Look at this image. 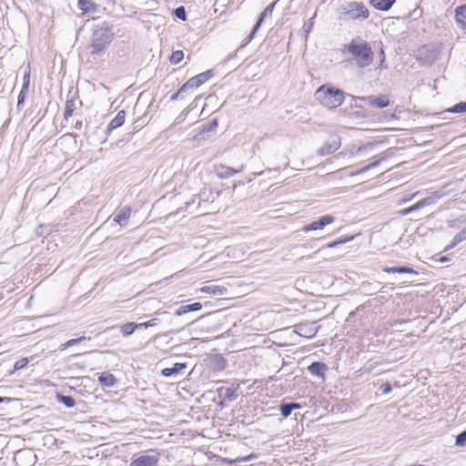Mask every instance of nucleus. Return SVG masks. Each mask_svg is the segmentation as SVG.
I'll list each match as a JSON object with an SVG mask.
<instances>
[{
    "label": "nucleus",
    "mask_w": 466,
    "mask_h": 466,
    "mask_svg": "<svg viewBox=\"0 0 466 466\" xmlns=\"http://www.w3.org/2000/svg\"><path fill=\"white\" fill-rule=\"evenodd\" d=\"M335 221V218L332 215H325L320 217L318 220H315L308 225L302 227L301 230L304 232L321 230L326 226L332 224Z\"/></svg>",
    "instance_id": "nucleus-9"
},
{
    "label": "nucleus",
    "mask_w": 466,
    "mask_h": 466,
    "mask_svg": "<svg viewBox=\"0 0 466 466\" xmlns=\"http://www.w3.org/2000/svg\"><path fill=\"white\" fill-rule=\"evenodd\" d=\"M343 19L364 20L369 17V10L361 2H348L339 8Z\"/></svg>",
    "instance_id": "nucleus-4"
},
{
    "label": "nucleus",
    "mask_w": 466,
    "mask_h": 466,
    "mask_svg": "<svg viewBox=\"0 0 466 466\" xmlns=\"http://www.w3.org/2000/svg\"><path fill=\"white\" fill-rule=\"evenodd\" d=\"M384 272L387 273H416L412 268L408 266L402 267H385L383 268Z\"/></svg>",
    "instance_id": "nucleus-25"
},
{
    "label": "nucleus",
    "mask_w": 466,
    "mask_h": 466,
    "mask_svg": "<svg viewBox=\"0 0 466 466\" xmlns=\"http://www.w3.org/2000/svg\"><path fill=\"white\" fill-rule=\"evenodd\" d=\"M183 57H184L183 51L177 50V51L172 52V54L169 57V61L173 65H177L178 63H180L182 61Z\"/></svg>",
    "instance_id": "nucleus-31"
},
{
    "label": "nucleus",
    "mask_w": 466,
    "mask_h": 466,
    "mask_svg": "<svg viewBox=\"0 0 466 466\" xmlns=\"http://www.w3.org/2000/svg\"><path fill=\"white\" fill-rule=\"evenodd\" d=\"M126 118V112L124 110H120L117 115L111 120V122L108 124V129L113 130L119 127H121Z\"/></svg>",
    "instance_id": "nucleus-22"
},
{
    "label": "nucleus",
    "mask_w": 466,
    "mask_h": 466,
    "mask_svg": "<svg viewBox=\"0 0 466 466\" xmlns=\"http://www.w3.org/2000/svg\"><path fill=\"white\" fill-rule=\"evenodd\" d=\"M258 454L256 453H251L248 456H243V457H238L236 458L234 461H231L230 463H233V462H246V461H250L252 460H256L258 459Z\"/></svg>",
    "instance_id": "nucleus-33"
},
{
    "label": "nucleus",
    "mask_w": 466,
    "mask_h": 466,
    "mask_svg": "<svg viewBox=\"0 0 466 466\" xmlns=\"http://www.w3.org/2000/svg\"><path fill=\"white\" fill-rule=\"evenodd\" d=\"M243 170V166L239 169H234L233 167L221 166L218 171V175L221 178H228L233 177L234 175L241 172Z\"/></svg>",
    "instance_id": "nucleus-20"
},
{
    "label": "nucleus",
    "mask_w": 466,
    "mask_h": 466,
    "mask_svg": "<svg viewBox=\"0 0 466 466\" xmlns=\"http://www.w3.org/2000/svg\"><path fill=\"white\" fill-rule=\"evenodd\" d=\"M315 97L323 106L333 109L343 103L345 93L339 88L324 85L316 90Z\"/></svg>",
    "instance_id": "nucleus-2"
},
{
    "label": "nucleus",
    "mask_w": 466,
    "mask_h": 466,
    "mask_svg": "<svg viewBox=\"0 0 466 466\" xmlns=\"http://www.w3.org/2000/svg\"><path fill=\"white\" fill-rule=\"evenodd\" d=\"M327 370L328 367L323 362H313L308 367V370L311 375L321 379H324V374Z\"/></svg>",
    "instance_id": "nucleus-12"
},
{
    "label": "nucleus",
    "mask_w": 466,
    "mask_h": 466,
    "mask_svg": "<svg viewBox=\"0 0 466 466\" xmlns=\"http://www.w3.org/2000/svg\"><path fill=\"white\" fill-rule=\"evenodd\" d=\"M394 2L395 0H370V4L373 7L382 11L389 10Z\"/></svg>",
    "instance_id": "nucleus-23"
},
{
    "label": "nucleus",
    "mask_w": 466,
    "mask_h": 466,
    "mask_svg": "<svg viewBox=\"0 0 466 466\" xmlns=\"http://www.w3.org/2000/svg\"><path fill=\"white\" fill-rule=\"evenodd\" d=\"M313 18L309 19L308 22H306L303 25L304 31L309 34L312 28L313 25Z\"/></svg>",
    "instance_id": "nucleus-43"
},
{
    "label": "nucleus",
    "mask_w": 466,
    "mask_h": 466,
    "mask_svg": "<svg viewBox=\"0 0 466 466\" xmlns=\"http://www.w3.org/2000/svg\"><path fill=\"white\" fill-rule=\"evenodd\" d=\"M256 32H257V30H255V26H254L252 31L250 32V34L243 40L240 47H244L245 46H247L253 39Z\"/></svg>",
    "instance_id": "nucleus-40"
},
{
    "label": "nucleus",
    "mask_w": 466,
    "mask_h": 466,
    "mask_svg": "<svg viewBox=\"0 0 466 466\" xmlns=\"http://www.w3.org/2000/svg\"><path fill=\"white\" fill-rule=\"evenodd\" d=\"M86 337H84V336H83V337H80V338H78V339H69V340H67L66 343H64V344H62V345H61V350H65V349H66V348H68V347H71V346H73V345H75V344H77V343H79L80 341H82V340H86Z\"/></svg>",
    "instance_id": "nucleus-35"
},
{
    "label": "nucleus",
    "mask_w": 466,
    "mask_h": 466,
    "mask_svg": "<svg viewBox=\"0 0 466 466\" xmlns=\"http://www.w3.org/2000/svg\"><path fill=\"white\" fill-rule=\"evenodd\" d=\"M380 389L383 394H389L391 391V386L389 382L383 383Z\"/></svg>",
    "instance_id": "nucleus-42"
},
{
    "label": "nucleus",
    "mask_w": 466,
    "mask_h": 466,
    "mask_svg": "<svg viewBox=\"0 0 466 466\" xmlns=\"http://www.w3.org/2000/svg\"><path fill=\"white\" fill-rule=\"evenodd\" d=\"M7 400H9V399H8V398H5V397H0V403H1V402H4V401H7Z\"/></svg>",
    "instance_id": "nucleus-50"
},
{
    "label": "nucleus",
    "mask_w": 466,
    "mask_h": 466,
    "mask_svg": "<svg viewBox=\"0 0 466 466\" xmlns=\"http://www.w3.org/2000/svg\"><path fill=\"white\" fill-rule=\"evenodd\" d=\"M23 101H24V95H23V92L21 91L18 96V105L21 104Z\"/></svg>",
    "instance_id": "nucleus-48"
},
{
    "label": "nucleus",
    "mask_w": 466,
    "mask_h": 466,
    "mask_svg": "<svg viewBox=\"0 0 466 466\" xmlns=\"http://www.w3.org/2000/svg\"><path fill=\"white\" fill-rule=\"evenodd\" d=\"M175 15L177 18H179L182 21H185L187 19L186 12L183 6L177 7L175 10Z\"/></svg>",
    "instance_id": "nucleus-39"
},
{
    "label": "nucleus",
    "mask_w": 466,
    "mask_h": 466,
    "mask_svg": "<svg viewBox=\"0 0 466 466\" xmlns=\"http://www.w3.org/2000/svg\"><path fill=\"white\" fill-rule=\"evenodd\" d=\"M430 204H431V198H423V199L420 200L419 202H417L413 206L400 210V214L401 216H406V215L410 214L412 211L417 210L419 208H423L425 206H428Z\"/></svg>",
    "instance_id": "nucleus-16"
},
{
    "label": "nucleus",
    "mask_w": 466,
    "mask_h": 466,
    "mask_svg": "<svg viewBox=\"0 0 466 466\" xmlns=\"http://www.w3.org/2000/svg\"><path fill=\"white\" fill-rule=\"evenodd\" d=\"M137 326H138V329H141V328L147 329V321L144 323L137 324Z\"/></svg>",
    "instance_id": "nucleus-49"
},
{
    "label": "nucleus",
    "mask_w": 466,
    "mask_h": 466,
    "mask_svg": "<svg viewBox=\"0 0 466 466\" xmlns=\"http://www.w3.org/2000/svg\"><path fill=\"white\" fill-rule=\"evenodd\" d=\"M355 101H365L369 105L378 108H384L390 105V99L386 95L369 96H351Z\"/></svg>",
    "instance_id": "nucleus-8"
},
{
    "label": "nucleus",
    "mask_w": 466,
    "mask_h": 466,
    "mask_svg": "<svg viewBox=\"0 0 466 466\" xmlns=\"http://www.w3.org/2000/svg\"><path fill=\"white\" fill-rule=\"evenodd\" d=\"M293 331L304 338H313L319 329V326L316 322H304L294 325Z\"/></svg>",
    "instance_id": "nucleus-7"
},
{
    "label": "nucleus",
    "mask_w": 466,
    "mask_h": 466,
    "mask_svg": "<svg viewBox=\"0 0 466 466\" xmlns=\"http://www.w3.org/2000/svg\"><path fill=\"white\" fill-rule=\"evenodd\" d=\"M137 329H138V326H137V323L134 322H127L120 327L124 337L130 336Z\"/></svg>",
    "instance_id": "nucleus-27"
},
{
    "label": "nucleus",
    "mask_w": 466,
    "mask_h": 466,
    "mask_svg": "<svg viewBox=\"0 0 466 466\" xmlns=\"http://www.w3.org/2000/svg\"><path fill=\"white\" fill-rule=\"evenodd\" d=\"M161 454L157 450L141 451L136 455L129 466H157Z\"/></svg>",
    "instance_id": "nucleus-5"
},
{
    "label": "nucleus",
    "mask_w": 466,
    "mask_h": 466,
    "mask_svg": "<svg viewBox=\"0 0 466 466\" xmlns=\"http://www.w3.org/2000/svg\"><path fill=\"white\" fill-rule=\"evenodd\" d=\"M455 21L460 27L466 30V5L455 9Z\"/></svg>",
    "instance_id": "nucleus-15"
},
{
    "label": "nucleus",
    "mask_w": 466,
    "mask_h": 466,
    "mask_svg": "<svg viewBox=\"0 0 466 466\" xmlns=\"http://www.w3.org/2000/svg\"><path fill=\"white\" fill-rule=\"evenodd\" d=\"M447 112L456 114L466 113V102H460L454 105L453 106L448 108Z\"/></svg>",
    "instance_id": "nucleus-30"
},
{
    "label": "nucleus",
    "mask_w": 466,
    "mask_h": 466,
    "mask_svg": "<svg viewBox=\"0 0 466 466\" xmlns=\"http://www.w3.org/2000/svg\"><path fill=\"white\" fill-rule=\"evenodd\" d=\"M225 398H227L229 400H236L238 398V394L236 393V389L227 388L225 390Z\"/></svg>",
    "instance_id": "nucleus-37"
},
{
    "label": "nucleus",
    "mask_w": 466,
    "mask_h": 466,
    "mask_svg": "<svg viewBox=\"0 0 466 466\" xmlns=\"http://www.w3.org/2000/svg\"><path fill=\"white\" fill-rule=\"evenodd\" d=\"M56 400L67 408H72L76 405V400L72 396L57 394Z\"/></svg>",
    "instance_id": "nucleus-28"
},
{
    "label": "nucleus",
    "mask_w": 466,
    "mask_h": 466,
    "mask_svg": "<svg viewBox=\"0 0 466 466\" xmlns=\"http://www.w3.org/2000/svg\"><path fill=\"white\" fill-rule=\"evenodd\" d=\"M202 309V304L199 303V302H195L193 304H189V305H184V306H181L179 307L176 312H175V315L176 316H182V315H185L188 312H191V311H198Z\"/></svg>",
    "instance_id": "nucleus-18"
},
{
    "label": "nucleus",
    "mask_w": 466,
    "mask_h": 466,
    "mask_svg": "<svg viewBox=\"0 0 466 466\" xmlns=\"http://www.w3.org/2000/svg\"><path fill=\"white\" fill-rule=\"evenodd\" d=\"M28 362H29L28 358L20 359L19 360H17L15 363V370H18L24 369L28 364Z\"/></svg>",
    "instance_id": "nucleus-38"
},
{
    "label": "nucleus",
    "mask_w": 466,
    "mask_h": 466,
    "mask_svg": "<svg viewBox=\"0 0 466 466\" xmlns=\"http://www.w3.org/2000/svg\"><path fill=\"white\" fill-rule=\"evenodd\" d=\"M352 239H353V236L345 237V238H339L338 240H335V241H332V242L327 244V248H335V247H337L339 244L346 243V242L350 241Z\"/></svg>",
    "instance_id": "nucleus-34"
},
{
    "label": "nucleus",
    "mask_w": 466,
    "mask_h": 466,
    "mask_svg": "<svg viewBox=\"0 0 466 466\" xmlns=\"http://www.w3.org/2000/svg\"><path fill=\"white\" fill-rule=\"evenodd\" d=\"M29 86V73H25L23 78L22 92L26 90Z\"/></svg>",
    "instance_id": "nucleus-41"
},
{
    "label": "nucleus",
    "mask_w": 466,
    "mask_h": 466,
    "mask_svg": "<svg viewBox=\"0 0 466 466\" xmlns=\"http://www.w3.org/2000/svg\"><path fill=\"white\" fill-rule=\"evenodd\" d=\"M466 444V430L457 435L455 445L462 447Z\"/></svg>",
    "instance_id": "nucleus-36"
},
{
    "label": "nucleus",
    "mask_w": 466,
    "mask_h": 466,
    "mask_svg": "<svg viewBox=\"0 0 466 466\" xmlns=\"http://www.w3.org/2000/svg\"><path fill=\"white\" fill-rule=\"evenodd\" d=\"M213 76L212 71L208 70L201 74L197 75L194 77H191L187 80L182 86L180 87V92H186L188 89L197 88L209 80Z\"/></svg>",
    "instance_id": "nucleus-6"
},
{
    "label": "nucleus",
    "mask_w": 466,
    "mask_h": 466,
    "mask_svg": "<svg viewBox=\"0 0 466 466\" xmlns=\"http://www.w3.org/2000/svg\"><path fill=\"white\" fill-rule=\"evenodd\" d=\"M158 322H159V320L157 319H152L147 321V328L156 326L157 324H158Z\"/></svg>",
    "instance_id": "nucleus-44"
},
{
    "label": "nucleus",
    "mask_w": 466,
    "mask_h": 466,
    "mask_svg": "<svg viewBox=\"0 0 466 466\" xmlns=\"http://www.w3.org/2000/svg\"><path fill=\"white\" fill-rule=\"evenodd\" d=\"M187 365L185 363H175L171 368H165L161 370V374L164 377H171L177 375L181 370H185Z\"/></svg>",
    "instance_id": "nucleus-17"
},
{
    "label": "nucleus",
    "mask_w": 466,
    "mask_h": 466,
    "mask_svg": "<svg viewBox=\"0 0 466 466\" xmlns=\"http://www.w3.org/2000/svg\"><path fill=\"white\" fill-rule=\"evenodd\" d=\"M463 240H466V228L454 236L451 247H454Z\"/></svg>",
    "instance_id": "nucleus-32"
},
{
    "label": "nucleus",
    "mask_w": 466,
    "mask_h": 466,
    "mask_svg": "<svg viewBox=\"0 0 466 466\" xmlns=\"http://www.w3.org/2000/svg\"><path fill=\"white\" fill-rule=\"evenodd\" d=\"M199 291L201 293H208L214 296H223L228 292L227 288L218 285H211V286H203L200 288Z\"/></svg>",
    "instance_id": "nucleus-13"
},
{
    "label": "nucleus",
    "mask_w": 466,
    "mask_h": 466,
    "mask_svg": "<svg viewBox=\"0 0 466 466\" xmlns=\"http://www.w3.org/2000/svg\"><path fill=\"white\" fill-rule=\"evenodd\" d=\"M386 158H387L386 155L377 156L373 158V161L370 164L364 166L363 167H361L358 171L352 173L351 175L353 176V175L363 174L366 171L370 170V168L377 167L381 161L385 160Z\"/></svg>",
    "instance_id": "nucleus-19"
},
{
    "label": "nucleus",
    "mask_w": 466,
    "mask_h": 466,
    "mask_svg": "<svg viewBox=\"0 0 466 466\" xmlns=\"http://www.w3.org/2000/svg\"><path fill=\"white\" fill-rule=\"evenodd\" d=\"M98 381L102 386L113 387L116 384V378L109 372H102L98 376Z\"/></svg>",
    "instance_id": "nucleus-21"
},
{
    "label": "nucleus",
    "mask_w": 466,
    "mask_h": 466,
    "mask_svg": "<svg viewBox=\"0 0 466 466\" xmlns=\"http://www.w3.org/2000/svg\"><path fill=\"white\" fill-rule=\"evenodd\" d=\"M182 92H180V88L177 90V92H176L175 94H173L171 96V100H177L179 96V95L181 94Z\"/></svg>",
    "instance_id": "nucleus-47"
},
{
    "label": "nucleus",
    "mask_w": 466,
    "mask_h": 466,
    "mask_svg": "<svg viewBox=\"0 0 466 466\" xmlns=\"http://www.w3.org/2000/svg\"><path fill=\"white\" fill-rule=\"evenodd\" d=\"M131 215V208L124 207L114 214L113 220L119 225H126Z\"/></svg>",
    "instance_id": "nucleus-11"
},
{
    "label": "nucleus",
    "mask_w": 466,
    "mask_h": 466,
    "mask_svg": "<svg viewBox=\"0 0 466 466\" xmlns=\"http://www.w3.org/2000/svg\"><path fill=\"white\" fill-rule=\"evenodd\" d=\"M345 52L350 56V59L361 68L369 66L373 61L374 53L370 46L360 37L353 38L345 46Z\"/></svg>",
    "instance_id": "nucleus-1"
},
{
    "label": "nucleus",
    "mask_w": 466,
    "mask_h": 466,
    "mask_svg": "<svg viewBox=\"0 0 466 466\" xmlns=\"http://www.w3.org/2000/svg\"><path fill=\"white\" fill-rule=\"evenodd\" d=\"M76 107V103L74 99L66 100L64 113V116L66 119H68L73 115V112L75 111Z\"/></svg>",
    "instance_id": "nucleus-29"
},
{
    "label": "nucleus",
    "mask_w": 466,
    "mask_h": 466,
    "mask_svg": "<svg viewBox=\"0 0 466 466\" xmlns=\"http://www.w3.org/2000/svg\"><path fill=\"white\" fill-rule=\"evenodd\" d=\"M340 147V141L338 137L332 139L331 141L326 142L320 148H319L318 153L320 156H329L338 150Z\"/></svg>",
    "instance_id": "nucleus-10"
},
{
    "label": "nucleus",
    "mask_w": 466,
    "mask_h": 466,
    "mask_svg": "<svg viewBox=\"0 0 466 466\" xmlns=\"http://www.w3.org/2000/svg\"><path fill=\"white\" fill-rule=\"evenodd\" d=\"M77 6L85 14H94L97 11V5L92 0H78Z\"/></svg>",
    "instance_id": "nucleus-14"
},
{
    "label": "nucleus",
    "mask_w": 466,
    "mask_h": 466,
    "mask_svg": "<svg viewBox=\"0 0 466 466\" xmlns=\"http://www.w3.org/2000/svg\"><path fill=\"white\" fill-rule=\"evenodd\" d=\"M301 406L299 403H283L280 405V413L283 417L287 418L290 415L293 410L299 409Z\"/></svg>",
    "instance_id": "nucleus-24"
},
{
    "label": "nucleus",
    "mask_w": 466,
    "mask_h": 466,
    "mask_svg": "<svg viewBox=\"0 0 466 466\" xmlns=\"http://www.w3.org/2000/svg\"><path fill=\"white\" fill-rule=\"evenodd\" d=\"M446 259H447V258H446L445 257H442V258H441V261H445Z\"/></svg>",
    "instance_id": "nucleus-51"
},
{
    "label": "nucleus",
    "mask_w": 466,
    "mask_h": 466,
    "mask_svg": "<svg viewBox=\"0 0 466 466\" xmlns=\"http://www.w3.org/2000/svg\"><path fill=\"white\" fill-rule=\"evenodd\" d=\"M218 124H217V121L214 120L212 123H210L209 125H208L207 127H204V130H207V131H209L211 130L214 127H217Z\"/></svg>",
    "instance_id": "nucleus-45"
},
{
    "label": "nucleus",
    "mask_w": 466,
    "mask_h": 466,
    "mask_svg": "<svg viewBox=\"0 0 466 466\" xmlns=\"http://www.w3.org/2000/svg\"><path fill=\"white\" fill-rule=\"evenodd\" d=\"M380 66H382V64L385 60L384 51L382 48H380Z\"/></svg>",
    "instance_id": "nucleus-46"
},
{
    "label": "nucleus",
    "mask_w": 466,
    "mask_h": 466,
    "mask_svg": "<svg viewBox=\"0 0 466 466\" xmlns=\"http://www.w3.org/2000/svg\"><path fill=\"white\" fill-rule=\"evenodd\" d=\"M114 34L106 25L97 27L93 34L91 43V53H101L113 40Z\"/></svg>",
    "instance_id": "nucleus-3"
},
{
    "label": "nucleus",
    "mask_w": 466,
    "mask_h": 466,
    "mask_svg": "<svg viewBox=\"0 0 466 466\" xmlns=\"http://www.w3.org/2000/svg\"><path fill=\"white\" fill-rule=\"evenodd\" d=\"M274 5L275 4L272 3L270 4L269 5H268L264 11L260 14L256 25H255V30H258V27L261 25V24L263 23L264 19L267 17V16H269L271 15L272 14V11H273V8H274Z\"/></svg>",
    "instance_id": "nucleus-26"
}]
</instances>
